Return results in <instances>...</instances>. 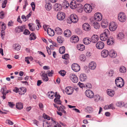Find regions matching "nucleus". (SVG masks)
<instances>
[{
  "mask_svg": "<svg viewBox=\"0 0 127 127\" xmlns=\"http://www.w3.org/2000/svg\"><path fill=\"white\" fill-rule=\"evenodd\" d=\"M109 52L107 50H103L101 52V56L103 58L107 57L109 55Z\"/></svg>",
  "mask_w": 127,
  "mask_h": 127,
  "instance_id": "dca6fc26",
  "label": "nucleus"
},
{
  "mask_svg": "<svg viewBox=\"0 0 127 127\" xmlns=\"http://www.w3.org/2000/svg\"><path fill=\"white\" fill-rule=\"evenodd\" d=\"M52 8V6L50 3H47L45 5V8L48 11L50 10Z\"/></svg>",
  "mask_w": 127,
  "mask_h": 127,
  "instance_id": "c756f323",
  "label": "nucleus"
},
{
  "mask_svg": "<svg viewBox=\"0 0 127 127\" xmlns=\"http://www.w3.org/2000/svg\"><path fill=\"white\" fill-rule=\"evenodd\" d=\"M84 9L85 11L88 13L91 12L92 10V6L88 4H85L84 5Z\"/></svg>",
  "mask_w": 127,
  "mask_h": 127,
  "instance_id": "7ed1b4c3",
  "label": "nucleus"
},
{
  "mask_svg": "<svg viewBox=\"0 0 127 127\" xmlns=\"http://www.w3.org/2000/svg\"><path fill=\"white\" fill-rule=\"evenodd\" d=\"M30 33V32L27 29H25L23 32V34L26 35L29 34Z\"/></svg>",
  "mask_w": 127,
  "mask_h": 127,
  "instance_id": "774afa93",
  "label": "nucleus"
},
{
  "mask_svg": "<svg viewBox=\"0 0 127 127\" xmlns=\"http://www.w3.org/2000/svg\"><path fill=\"white\" fill-rule=\"evenodd\" d=\"M2 23V24L1 25L2 29L3 30H5L6 27V25L4 23L1 22L0 23Z\"/></svg>",
  "mask_w": 127,
  "mask_h": 127,
  "instance_id": "0e129e2a",
  "label": "nucleus"
},
{
  "mask_svg": "<svg viewBox=\"0 0 127 127\" xmlns=\"http://www.w3.org/2000/svg\"><path fill=\"white\" fill-rule=\"evenodd\" d=\"M30 40H33L36 38V37L33 33H32L30 35Z\"/></svg>",
  "mask_w": 127,
  "mask_h": 127,
  "instance_id": "603ef678",
  "label": "nucleus"
},
{
  "mask_svg": "<svg viewBox=\"0 0 127 127\" xmlns=\"http://www.w3.org/2000/svg\"><path fill=\"white\" fill-rule=\"evenodd\" d=\"M36 23L37 24V26H38V28H36V29L37 30H38L39 29V27H41L40 23L39 22V21L38 20H36Z\"/></svg>",
  "mask_w": 127,
  "mask_h": 127,
  "instance_id": "e2e57ef3",
  "label": "nucleus"
},
{
  "mask_svg": "<svg viewBox=\"0 0 127 127\" xmlns=\"http://www.w3.org/2000/svg\"><path fill=\"white\" fill-rule=\"evenodd\" d=\"M66 72L64 70H61L59 71V73L62 76H64L66 74Z\"/></svg>",
  "mask_w": 127,
  "mask_h": 127,
  "instance_id": "6e6d98bb",
  "label": "nucleus"
},
{
  "mask_svg": "<svg viewBox=\"0 0 127 127\" xmlns=\"http://www.w3.org/2000/svg\"><path fill=\"white\" fill-rule=\"evenodd\" d=\"M65 91L67 94L71 95L73 93V89L72 87H68L66 88Z\"/></svg>",
  "mask_w": 127,
  "mask_h": 127,
  "instance_id": "4468645a",
  "label": "nucleus"
},
{
  "mask_svg": "<svg viewBox=\"0 0 127 127\" xmlns=\"http://www.w3.org/2000/svg\"><path fill=\"white\" fill-rule=\"evenodd\" d=\"M94 19L97 21H100L102 19V15L100 13L97 12L94 15Z\"/></svg>",
  "mask_w": 127,
  "mask_h": 127,
  "instance_id": "6e6552de",
  "label": "nucleus"
},
{
  "mask_svg": "<svg viewBox=\"0 0 127 127\" xmlns=\"http://www.w3.org/2000/svg\"><path fill=\"white\" fill-rule=\"evenodd\" d=\"M23 104L21 102H18L16 104V107L19 110H21L23 108Z\"/></svg>",
  "mask_w": 127,
  "mask_h": 127,
  "instance_id": "f704fd0d",
  "label": "nucleus"
},
{
  "mask_svg": "<svg viewBox=\"0 0 127 127\" xmlns=\"http://www.w3.org/2000/svg\"><path fill=\"white\" fill-rule=\"evenodd\" d=\"M33 60V59L32 57H25V62H26L28 64L30 63L29 62L30 61H32Z\"/></svg>",
  "mask_w": 127,
  "mask_h": 127,
  "instance_id": "37998d69",
  "label": "nucleus"
},
{
  "mask_svg": "<svg viewBox=\"0 0 127 127\" xmlns=\"http://www.w3.org/2000/svg\"><path fill=\"white\" fill-rule=\"evenodd\" d=\"M104 44L102 41H99L96 44V48L99 49H102L104 47Z\"/></svg>",
  "mask_w": 127,
  "mask_h": 127,
  "instance_id": "9d476101",
  "label": "nucleus"
},
{
  "mask_svg": "<svg viewBox=\"0 0 127 127\" xmlns=\"http://www.w3.org/2000/svg\"><path fill=\"white\" fill-rule=\"evenodd\" d=\"M125 37V35L124 33L122 32H119L117 35V38L118 39L121 40L123 39Z\"/></svg>",
  "mask_w": 127,
  "mask_h": 127,
  "instance_id": "412c9836",
  "label": "nucleus"
},
{
  "mask_svg": "<svg viewBox=\"0 0 127 127\" xmlns=\"http://www.w3.org/2000/svg\"><path fill=\"white\" fill-rule=\"evenodd\" d=\"M94 96V98L95 101H97L100 99V97L99 95H96Z\"/></svg>",
  "mask_w": 127,
  "mask_h": 127,
  "instance_id": "5fc2aeb1",
  "label": "nucleus"
},
{
  "mask_svg": "<svg viewBox=\"0 0 127 127\" xmlns=\"http://www.w3.org/2000/svg\"><path fill=\"white\" fill-rule=\"evenodd\" d=\"M109 55L110 57L114 58L117 56V54L116 51L113 50H112L110 52Z\"/></svg>",
  "mask_w": 127,
  "mask_h": 127,
  "instance_id": "5701e85b",
  "label": "nucleus"
},
{
  "mask_svg": "<svg viewBox=\"0 0 127 127\" xmlns=\"http://www.w3.org/2000/svg\"><path fill=\"white\" fill-rule=\"evenodd\" d=\"M78 4H76L75 1L73 0L71 2L69 6L71 9H75L77 7Z\"/></svg>",
  "mask_w": 127,
  "mask_h": 127,
  "instance_id": "a211bd4d",
  "label": "nucleus"
},
{
  "mask_svg": "<svg viewBox=\"0 0 127 127\" xmlns=\"http://www.w3.org/2000/svg\"><path fill=\"white\" fill-rule=\"evenodd\" d=\"M96 67V63L94 62H91L89 64V67L91 69L94 70L95 69Z\"/></svg>",
  "mask_w": 127,
  "mask_h": 127,
  "instance_id": "6ab92c4d",
  "label": "nucleus"
},
{
  "mask_svg": "<svg viewBox=\"0 0 127 127\" xmlns=\"http://www.w3.org/2000/svg\"><path fill=\"white\" fill-rule=\"evenodd\" d=\"M114 72L113 70L111 69L106 72V74L109 77H111L113 76Z\"/></svg>",
  "mask_w": 127,
  "mask_h": 127,
  "instance_id": "58836bf2",
  "label": "nucleus"
},
{
  "mask_svg": "<svg viewBox=\"0 0 127 127\" xmlns=\"http://www.w3.org/2000/svg\"><path fill=\"white\" fill-rule=\"evenodd\" d=\"M41 76L42 79L44 81H47L48 80V78L47 76V74L43 73L42 74Z\"/></svg>",
  "mask_w": 127,
  "mask_h": 127,
  "instance_id": "79ce46f5",
  "label": "nucleus"
},
{
  "mask_svg": "<svg viewBox=\"0 0 127 127\" xmlns=\"http://www.w3.org/2000/svg\"><path fill=\"white\" fill-rule=\"evenodd\" d=\"M115 82L116 85L119 87H122L124 84V81L122 78L120 77H117Z\"/></svg>",
  "mask_w": 127,
  "mask_h": 127,
  "instance_id": "f257e3e1",
  "label": "nucleus"
},
{
  "mask_svg": "<svg viewBox=\"0 0 127 127\" xmlns=\"http://www.w3.org/2000/svg\"><path fill=\"white\" fill-rule=\"evenodd\" d=\"M98 39L99 37L97 35L94 34L91 37L90 40L91 42L95 43L97 42Z\"/></svg>",
  "mask_w": 127,
  "mask_h": 127,
  "instance_id": "2eb2a0df",
  "label": "nucleus"
},
{
  "mask_svg": "<svg viewBox=\"0 0 127 127\" xmlns=\"http://www.w3.org/2000/svg\"><path fill=\"white\" fill-rule=\"evenodd\" d=\"M87 78V77L85 74L82 73L80 74V79L81 81H85Z\"/></svg>",
  "mask_w": 127,
  "mask_h": 127,
  "instance_id": "393cba45",
  "label": "nucleus"
},
{
  "mask_svg": "<svg viewBox=\"0 0 127 127\" xmlns=\"http://www.w3.org/2000/svg\"><path fill=\"white\" fill-rule=\"evenodd\" d=\"M44 120L43 121V127H50V121L49 120Z\"/></svg>",
  "mask_w": 127,
  "mask_h": 127,
  "instance_id": "aec40b11",
  "label": "nucleus"
},
{
  "mask_svg": "<svg viewBox=\"0 0 127 127\" xmlns=\"http://www.w3.org/2000/svg\"><path fill=\"white\" fill-rule=\"evenodd\" d=\"M13 48L15 50H19L20 49L21 46L18 44H15L13 45Z\"/></svg>",
  "mask_w": 127,
  "mask_h": 127,
  "instance_id": "e433bc0d",
  "label": "nucleus"
},
{
  "mask_svg": "<svg viewBox=\"0 0 127 127\" xmlns=\"http://www.w3.org/2000/svg\"><path fill=\"white\" fill-rule=\"evenodd\" d=\"M117 27V24L115 22H112L110 23L109 26V30L112 31H115Z\"/></svg>",
  "mask_w": 127,
  "mask_h": 127,
  "instance_id": "20e7f679",
  "label": "nucleus"
},
{
  "mask_svg": "<svg viewBox=\"0 0 127 127\" xmlns=\"http://www.w3.org/2000/svg\"><path fill=\"white\" fill-rule=\"evenodd\" d=\"M118 20L120 22L124 23L126 21L127 17L124 13L121 12L118 15Z\"/></svg>",
  "mask_w": 127,
  "mask_h": 127,
  "instance_id": "f03ea898",
  "label": "nucleus"
},
{
  "mask_svg": "<svg viewBox=\"0 0 127 127\" xmlns=\"http://www.w3.org/2000/svg\"><path fill=\"white\" fill-rule=\"evenodd\" d=\"M57 16L58 20H62L64 18L65 15L64 13L60 12L58 13Z\"/></svg>",
  "mask_w": 127,
  "mask_h": 127,
  "instance_id": "9b49d317",
  "label": "nucleus"
},
{
  "mask_svg": "<svg viewBox=\"0 0 127 127\" xmlns=\"http://www.w3.org/2000/svg\"><path fill=\"white\" fill-rule=\"evenodd\" d=\"M70 80L74 83H77L78 80V78L77 76L74 73L70 74L69 76Z\"/></svg>",
  "mask_w": 127,
  "mask_h": 127,
  "instance_id": "39448f33",
  "label": "nucleus"
},
{
  "mask_svg": "<svg viewBox=\"0 0 127 127\" xmlns=\"http://www.w3.org/2000/svg\"><path fill=\"white\" fill-rule=\"evenodd\" d=\"M92 87V85L90 83H87L85 84V88L86 89H90Z\"/></svg>",
  "mask_w": 127,
  "mask_h": 127,
  "instance_id": "864d4df0",
  "label": "nucleus"
},
{
  "mask_svg": "<svg viewBox=\"0 0 127 127\" xmlns=\"http://www.w3.org/2000/svg\"><path fill=\"white\" fill-rule=\"evenodd\" d=\"M72 69L75 72H78L80 70V68L79 66L77 64H73L71 66Z\"/></svg>",
  "mask_w": 127,
  "mask_h": 127,
  "instance_id": "f8f14e48",
  "label": "nucleus"
},
{
  "mask_svg": "<svg viewBox=\"0 0 127 127\" xmlns=\"http://www.w3.org/2000/svg\"><path fill=\"white\" fill-rule=\"evenodd\" d=\"M55 30L56 33L57 34L60 35L62 33V29L59 27H57L55 28Z\"/></svg>",
  "mask_w": 127,
  "mask_h": 127,
  "instance_id": "a19ab883",
  "label": "nucleus"
},
{
  "mask_svg": "<svg viewBox=\"0 0 127 127\" xmlns=\"http://www.w3.org/2000/svg\"><path fill=\"white\" fill-rule=\"evenodd\" d=\"M108 37L105 35L103 33H101L100 35V38L102 41H105L108 38Z\"/></svg>",
  "mask_w": 127,
  "mask_h": 127,
  "instance_id": "c9c22d12",
  "label": "nucleus"
},
{
  "mask_svg": "<svg viewBox=\"0 0 127 127\" xmlns=\"http://www.w3.org/2000/svg\"><path fill=\"white\" fill-rule=\"evenodd\" d=\"M76 8L79 12H81L83 11V6L80 4H78L77 7Z\"/></svg>",
  "mask_w": 127,
  "mask_h": 127,
  "instance_id": "4c0bfd02",
  "label": "nucleus"
},
{
  "mask_svg": "<svg viewBox=\"0 0 127 127\" xmlns=\"http://www.w3.org/2000/svg\"><path fill=\"white\" fill-rule=\"evenodd\" d=\"M77 48L78 50L82 51L85 49V46L82 44H78L77 45Z\"/></svg>",
  "mask_w": 127,
  "mask_h": 127,
  "instance_id": "c85d7f7f",
  "label": "nucleus"
},
{
  "mask_svg": "<svg viewBox=\"0 0 127 127\" xmlns=\"http://www.w3.org/2000/svg\"><path fill=\"white\" fill-rule=\"evenodd\" d=\"M80 59L82 61H84L86 60V58L84 55L81 54L80 56Z\"/></svg>",
  "mask_w": 127,
  "mask_h": 127,
  "instance_id": "4d7b16f0",
  "label": "nucleus"
},
{
  "mask_svg": "<svg viewBox=\"0 0 127 127\" xmlns=\"http://www.w3.org/2000/svg\"><path fill=\"white\" fill-rule=\"evenodd\" d=\"M62 5L59 3H56L54 6V8L56 10H60L62 9Z\"/></svg>",
  "mask_w": 127,
  "mask_h": 127,
  "instance_id": "4be33fe9",
  "label": "nucleus"
},
{
  "mask_svg": "<svg viewBox=\"0 0 127 127\" xmlns=\"http://www.w3.org/2000/svg\"><path fill=\"white\" fill-rule=\"evenodd\" d=\"M119 70L120 73H125L126 72L127 70L125 67L122 66L120 67Z\"/></svg>",
  "mask_w": 127,
  "mask_h": 127,
  "instance_id": "473e14b6",
  "label": "nucleus"
},
{
  "mask_svg": "<svg viewBox=\"0 0 127 127\" xmlns=\"http://www.w3.org/2000/svg\"><path fill=\"white\" fill-rule=\"evenodd\" d=\"M6 123H8V124L11 125H13L14 124L10 120H7L6 121Z\"/></svg>",
  "mask_w": 127,
  "mask_h": 127,
  "instance_id": "69168bd1",
  "label": "nucleus"
},
{
  "mask_svg": "<svg viewBox=\"0 0 127 127\" xmlns=\"http://www.w3.org/2000/svg\"><path fill=\"white\" fill-rule=\"evenodd\" d=\"M108 23L106 20H103L101 24L102 27L104 28H106L108 26Z\"/></svg>",
  "mask_w": 127,
  "mask_h": 127,
  "instance_id": "b1692460",
  "label": "nucleus"
},
{
  "mask_svg": "<svg viewBox=\"0 0 127 127\" xmlns=\"http://www.w3.org/2000/svg\"><path fill=\"white\" fill-rule=\"evenodd\" d=\"M69 55L68 54H65L62 56L63 59H64L67 60L69 58Z\"/></svg>",
  "mask_w": 127,
  "mask_h": 127,
  "instance_id": "052dcab7",
  "label": "nucleus"
},
{
  "mask_svg": "<svg viewBox=\"0 0 127 127\" xmlns=\"http://www.w3.org/2000/svg\"><path fill=\"white\" fill-rule=\"evenodd\" d=\"M78 84L80 88L82 89L84 88H85V84L81 83L80 82H79Z\"/></svg>",
  "mask_w": 127,
  "mask_h": 127,
  "instance_id": "680f3d73",
  "label": "nucleus"
},
{
  "mask_svg": "<svg viewBox=\"0 0 127 127\" xmlns=\"http://www.w3.org/2000/svg\"><path fill=\"white\" fill-rule=\"evenodd\" d=\"M57 40L59 43H62L63 42V39L61 37L59 36L57 37Z\"/></svg>",
  "mask_w": 127,
  "mask_h": 127,
  "instance_id": "13d9d810",
  "label": "nucleus"
},
{
  "mask_svg": "<svg viewBox=\"0 0 127 127\" xmlns=\"http://www.w3.org/2000/svg\"><path fill=\"white\" fill-rule=\"evenodd\" d=\"M70 20H71L73 23H76L78 22V16L76 14H72L70 16Z\"/></svg>",
  "mask_w": 127,
  "mask_h": 127,
  "instance_id": "423d86ee",
  "label": "nucleus"
},
{
  "mask_svg": "<svg viewBox=\"0 0 127 127\" xmlns=\"http://www.w3.org/2000/svg\"><path fill=\"white\" fill-rule=\"evenodd\" d=\"M64 34L65 36L67 37H70L71 34L70 31L69 30H66L64 32Z\"/></svg>",
  "mask_w": 127,
  "mask_h": 127,
  "instance_id": "72a5a7b5",
  "label": "nucleus"
},
{
  "mask_svg": "<svg viewBox=\"0 0 127 127\" xmlns=\"http://www.w3.org/2000/svg\"><path fill=\"white\" fill-rule=\"evenodd\" d=\"M62 5L65 7V8H68L69 5L68 1L67 0L64 1Z\"/></svg>",
  "mask_w": 127,
  "mask_h": 127,
  "instance_id": "c03bdc74",
  "label": "nucleus"
},
{
  "mask_svg": "<svg viewBox=\"0 0 127 127\" xmlns=\"http://www.w3.org/2000/svg\"><path fill=\"white\" fill-rule=\"evenodd\" d=\"M79 40V38L78 36L76 35H73L70 38V41L71 42L73 43L77 42Z\"/></svg>",
  "mask_w": 127,
  "mask_h": 127,
  "instance_id": "ddd939ff",
  "label": "nucleus"
},
{
  "mask_svg": "<svg viewBox=\"0 0 127 127\" xmlns=\"http://www.w3.org/2000/svg\"><path fill=\"white\" fill-rule=\"evenodd\" d=\"M91 42V40H89V39L87 38H84L83 40L84 43L86 45L88 44Z\"/></svg>",
  "mask_w": 127,
  "mask_h": 127,
  "instance_id": "09e8293b",
  "label": "nucleus"
},
{
  "mask_svg": "<svg viewBox=\"0 0 127 127\" xmlns=\"http://www.w3.org/2000/svg\"><path fill=\"white\" fill-rule=\"evenodd\" d=\"M47 33L49 36H53L54 35V31L50 28H48V29L47 30Z\"/></svg>",
  "mask_w": 127,
  "mask_h": 127,
  "instance_id": "7c9ffc66",
  "label": "nucleus"
},
{
  "mask_svg": "<svg viewBox=\"0 0 127 127\" xmlns=\"http://www.w3.org/2000/svg\"><path fill=\"white\" fill-rule=\"evenodd\" d=\"M47 95L50 99H53L55 96V93L52 92H49L47 94Z\"/></svg>",
  "mask_w": 127,
  "mask_h": 127,
  "instance_id": "cd10ccee",
  "label": "nucleus"
},
{
  "mask_svg": "<svg viewBox=\"0 0 127 127\" xmlns=\"http://www.w3.org/2000/svg\"><path fill=\"white\" fill-rule=\"evenodd\" d=\"M86 95L89 98H93L94 96V92L90 90H87L85 92Z\"/></svg>",
  "mask_w": 127,
  "mask_h": 127,
  "instance_id": "0eeeda50",
  "label": "nucleus"
},
{
  "mask_svg": "<svg viewBox=\"0 0 127 127\" xmlns=\"http://www.w3.org/2000/svg\"><path fill=\"white\" fill-rule=\"evenodd\" d=\"M23 30V28L22 26H18L16 27L15 29V31L18 32H22Z\"/></svg>",
  "mask_w": 127,
  "mask_h": 127,
  "instance_id": "ea45409f",
  "label": "nucleus"
},
{
  "mask_svg": "<svg viewBox=\"0 0 127 127\" xmlns=\"http://www.w3.org/2000/svg\"><path fill=\"white\" fill-rule=\"evenodd\" d=\"M102 33L108 37L110 34V32L108 29H106L104 30L103 33Z\"/></svg>",
  "mask_w": 127,
  "mask_h": 127,
  "instance_id": "3c124183",
  "label": "nucleus"
},
{
  "mask_svg": "<svg viewBox=\"0 0 127 127\" xmlns=\"http://www.w3.org/2000/svg\"><path fill=\"white\" fill-rule=\"evenodd\" d=\"M26 91V88L24 87H21L20 88L19 93V94L21 95H24Z\"/></svg>",
  "mask_w": 127,
  "mask_h": 127,
  "instance_id": "a878e982",
  "label": "nucleus"
},
{
  "mask_svg": "<svg viewBox=\"0 0 127 127\" xmlns=\"http://www.w3.org/2000/svg\"><path fill=\"white\" fill-rule=\"evenodd\" d=\"M107 95L110 96H113L115 94L114 91L111 89H108L107 90Z\"/></svg>",
  "mask_w": 127,
  "mask_h": 127,
  "instance_id": "2f4dec72",
  "label": "nucleus"
},
{
  "mask_svg": "<svg viewBox=\"0 0 127 127\" xmlns=\"http://www.w3.org/2000/svg\"><path fill=\"white\" fill-rule=\"evenodd\" d=\"M92 25L94 28L96 29H98L100 27L99 24L96 22H94L93 23Z\"/></svg>",
  "mask_w": 127,
  "mask_h": 127,
  "instance_id": "de8ad7c7",
  "label": "nucleus"
},
{
  "mask_svg": "<svg viewBox=\"0 0 127 127\" xmlns=\"http://www.w3.org/2000/svg\"><path fill=\"white\" fill-rule=\"evenodd\" d=\"M114 43V39L113 37H109L107 41V43L108 45H112Z\"/></svg>",
  "mask_w": 127,
  "mask_h": 127,
  "instance_id": "bb28decb",
  "label": "nucleus"
},
{
  "mask_svg": "<svg viewBox=\"0 0 127 127\" xmlns=\"http://www.w3.org/2000/svg\"><path fill=\"white\" fill-rule=\"evenodd\" d=\"M65 48L64 46H63L61 47L59 49V53L61 54H63L64 53Z\"/></svg>",
  "mask_w": 127,
  "mask_h": 127,
  "instance_id": "49530a36",
  "label": "nucleus"
},
{
  "mask_svg": "<svg viewBox=\"0 0 127 127\" xmlns=\"http://www.w3.org/2000/svg\"><path fill=\"white\" fill-rule=\"evenodd\" d=\"M87 110L89 113H92L93 111V109L92 107H88L87 108Z\"/></svg>",
  "mask_w": 127,
  "mask_h": 127,
  "instance_id": "bf43d9fd",
  "label": "nucleus"
},
{
  "mask_svg": "<svg viewBox=\"0 0 127 127\" xmlns=\"http://www.w3.org/2000/svg\"><path fill=\"white\" fill-rule=\"evenodd\" d=\"M83 29L86 31H89L90 30L91 28L90 25L88 23H84L82 25Z\"/></svg>",
  "mask_w": 127,
  "mask_h": 127,
  "instance_id": "f3484780",
  "label": "nucleus"
},
{
  "mask_svg": "<svg viewBox=\"0 0 127 127\" xmlns=\"http://www.w3.org/2000/svg\"><path fill=\"white\" fill-rule=\"evenodd\" d=\"M39 119L43 118L44 119H50V117L48 115L45 114H44L43 115V116H40Z\"/></svg>",
  "mask_w": 127,
  "mask_h": 127,
  "instance_id": "8fccbe9b",
  "label": "nucleus"
},
{
  "mask_svg": "<svg viewBox=\"0 0 127 127\" xmlns=\"http://www.w3.org/2000/svg\"><path fill=\"white\" fill-rule=\"evenodd\" d=\"M109 108V109H111L112 110L115 109V107L114 106V105L113 104L111 103L108 105Z\"/></svg>",
  "mask_w": 127,
  "mask_h": 127,
  "instance_id": "338daca9",
  "label": "nucleus"
},
{
  "mask_svg": "<svg viewBox=\"0 0 127 127\" xmlns=\"http://www.w3.org/2000/svg\"><path fill=\"white\" fill-rule=\"evenodd\" d=\"M50 124V127H61V125L58 122L54 121L53 120H51Z\"/></svg>",
  "mask_w": 127,
  "mask_h": 127,
  "instance_id": "1a4fd4ad",
  "label": "nucleus"
},
{
  "mask_svg": "<svg viewBox=\"0 0 127 127\" xmlns=\"http://www.w3.org/2000/svg\"><path fill=\"white\" fill-rule=\"evenodd\" d=\"M124 102L122 101L118 102L116 103V105L117 106L120 107H122L123 106H124Z\"/></svg>",
  "mask_w": 127,
  "mask_h": 127,
  "instance_id": "a18cd8bd",
  "label": "nucleus"
}]
</instances>
